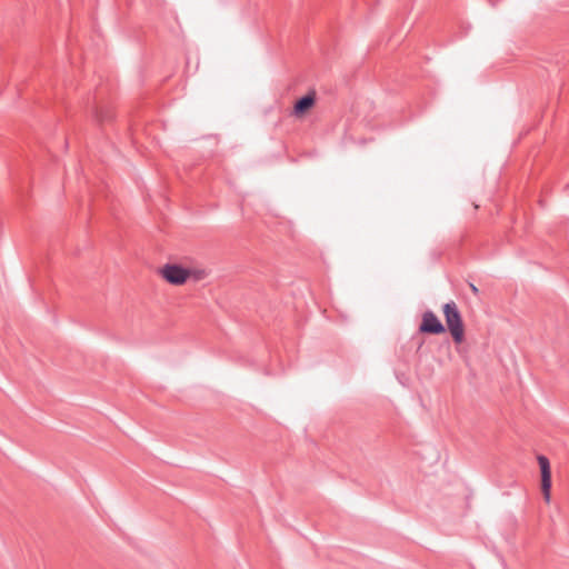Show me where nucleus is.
Wrapping results in <instances>:
<instances>
[{
  "label": "nucleus",
  "instance_id": "nucleus-2",
  "mask_svg": "<svg viewBox=\"0 0 569 569\" xmlns=\"http://www.w3.org/2000/svg\"><path fill=\"white\" fill-rule=\"evenodd\" d=\"M447 328L456 343H461L465 339V326L461 315L455 302H448L442 308Z\"/></svg>",
  "mask_w": 569,
  "mask_h": 569
},
{
  "label": "nucleus",
  "instance_id": "nucleus-3",
  "mask_svg": "<svg viewBox=\"0 0 569 569\" xmlns=\"http://www.w3.org/2000/svg\"><path fill=\"white\" fill-rule=\"evenodd\" d=\"M420 331L425 333L440 335L445 332V327L437 318V316L431 312H425L422 316V321L420 325Z\"/></svg>",
  "mask_w": 569,
  "mask_h": 569
},
{
  "label": "nucleus",
  "instance_id": "nucleus-5",
  "mask_svg": "<svg viewBox=\"0 0 569 569\" xmlns=\"http://www.w3.org/2000/svg\"><path fill=\"white\" fill-rule=\"evenodd\" d=\"M537 460L540 468L541 485H551V468L548 458L545 456H538Z\"/></svg>",
  "mask_w": 569,
  "mask_h": 569
},
{
  "label": "nucleus",
  "instance_id": "nucleus-6",
  "mask_svg": "<svg viewBox=\"0 0 569 569\" xmlns=\"http://www.w3.org/2000/svg\"><path fill=\"white\" fill-rule=\"evenodd\" d=\"M541 491H542L545 501L547 503H549L550 499H551V485H541Z\"/></svg>",
  "mask_w": 569,
  "mask_h": 569
},
{
  "label": "nucleus",
  "instance_id": "nucleus-4",
  "mask_svg": "<svg viewBox=\"0 0 569 569\" xmlns=\"http://www.w3.org/2000/svg\"><path fill=\"white\" fill-rule=\"evenodd\" d=\"M315 103H316V93L315 92H310L307 96H305L301 99H299L295 103L293 110H292V114L296 118H298V119H302L315 107Z\"/></svg>",
  "mask_w": 569,
  "mask_h": 569
},
{
  "label": "nucleus",
  "instance_id": "nucleus-1",
  "mask_svg": "<svg viewBox=\"0 0 569 569\" xmlns=\"http://www.w3.org/2000/svg\"><path fill=\"white\" fill-rule=\"evenodd\" d=\"M157 272L162 280L176 287L184 286L189 281L199 282L209 276V272L203 268L184 266L178 262H167Z\"/></svg>",
  "mask_w": 569,
  "mask_h": 569
},
{
  "label": "nucleus",
  "instance_id": "nucleus-7",
  "mask_svg": "<svg viewBox=\"0 0 569 569\" xmlns=\"http://www.w3.org/2000/svg\"><path fill=\"white\" fill-rule=\"evenodd\" d=\"M470 289L475 295H478L479 290L473 283H470Z\"/></svg>",
  "mask_w": 569,
  "mask_h": 569
}]
</instances>
